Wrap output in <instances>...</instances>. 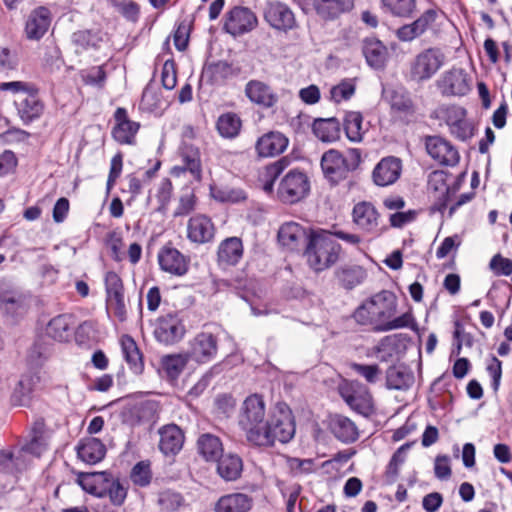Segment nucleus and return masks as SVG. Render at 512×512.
Returning <instances> with one entry per match:
<instances>
[{"instance_id":"32","label":"nucleus","mask_w":512,"mask_h":512,"mask_svg":"<svg viewBox=\"0 0 512 512\" xmlns=\"http://www.w3.org/2000/svg\"><path fill=\"white\" fill-rule=\"evenodd\" d=\"M38 89L28 91L27 95L18 103V114L25 124L40 118L44 111V104L38 97Z\"/></svg>"},{"instance_id":"38","label":"nucleus","mask_w":512,"mask_h":512,"mask_svg":"<svg viewBox=\"0 0 512 512\" xmlns=\"http://www.w3.org/2000/svg\"><path fill=\"white\" fill-rule=\"evenodd\" d=\"M217 462V473L225 481L237 480L243 470L241 457L234 453L223 454Z\"/></svg>"},{"instance_id":"53","label":"nucleus","mask_w":512,"mask_h":512,"mask_svg":"<svg viewBox=\"0 0 512 512\" xmlns=\"http://www.w3.org/2000/svg\"><path fill=\"white\" fill-rule=\"evenodd\" d=\"M163 99L160 93L151 87H146L141 98V108L149 112H156L163 106Z\"/></svg>"},{"instance_id":"33","label":"nucleus","mask_w":512,"mask_h":512,"mask_svg":"<svg viewBox=\"0 0 512 512\" xmlns=\"http://www.w3.org/2000/svg\"><path fill=\"white\" fill-rule=\"evenodd\" d=\"M120 345L129 368L133 373L141 374L144 370V361L136 341L130 335L125 334L120 338Z\"/></svg>"},{"instance_id":"52","label":"nucleus","mask_w":512,"mask_h":512,"mask_svg":"<svg viewBox=\"0 0 512 512\" xmlns=\"http://www.w3.org/2000/svg\"><path fill=\"white\" fill-rule=\"evenodd\" d=\"M409 448L410 444L405 443L402 446H400L392 455L386 470L387 477L390 478L392 481H394L398 477L400 467L406 460V452Z\"/></svg>"},{"instance_id":"24","label":"nucleus","mask_w":512,"mask_h":512,"mask_svg":"<svg viewBox=\"0 0 512 512\" xmlns=\"http://www.w3.org/2000/svg\"><path fill=\"white\" fill-rule=\"evenodd\" d=\"M254 506L251 495L233 492L222 495L214 504V512H249Z\"/></svg>"},{"instance_id":"28","label":"nucleus","mask_w":512,"mask_h":512,"mask_svg":"<svg viewBox=\"0 0 512 512\" xmlns=\"http://www.w3.org/2000/svg\"><path fill=\"white\" fill-rule=\"evenodd\" d=\"M243 243L239 237H228L221 241L217 251V261L221 267L235 266L243 257Z\"/></svg>"},{"instance_id":"49","label":"nucleus","mask_w":512,"mask_h":512,"mask_svg":"<svg viewBox=\"0 0 512 512\" xmlns=\"http://www.w3.org/2000/svg\"><path fill=\"white\" fill-rule=\"evenodd\" d=\"M365 277V271L359 266L342 268L337 272L340 284L348 290L361 284Z\"/></svg>"},{"instance_id":"22","label":"nucleus","mask_w":512,"mask_h":512,"mask_svg":"<svg viewBox=\"0 0 512 512\" xmlns=\"http://www.w3.org/2000/svg\"><path fill=\"white\" fill-rule=\"evenodd\" d=\"M159 450L165 456H175L178 454L184 444L185 436L183 431L176 424H167L158 430Z\"/></svg>"},{"instance_id":"7","label":"nucleus","mask_w":512,"mask_h":512,"mask_svg":"<svg viewBox=\"0 0 512 512\" xmlns=\"http://www.w3.org/2000/svg\"><path fill=\"white\" fill-rule=\"evenodd\" d=\"M309 190L308 176L300 170L293 169L281 179L277 196L283 203L293 204L303 199Z\"/></svg>"},{"instance_id":"30","label":"nucleus","mask_w":512,"mask_h":512,"mask_svg":"<svg viewBox=\"0 0 512 512\" xmlns=\"http://www.w3.org/2000/svg\"><path fill=\"white\" fill-rule=\"evenodd\" d=\"M28 308L26 297L15 290H0V311L11 316H22Z\"/></svg>"},{"instance_id":"40","label":"nucleus","mask_w":512,"mask_h":512,"mask_svg":"<svg viewBox=\"0 0 512 512\" xmlns=\"http://www.w3.org/2000/svg\"><path fill=\"white\" fill-rule=\"evenodd\" d=\"M363 54L369 66L383 68L388 57L387 48L375 38H367L363 43Z\"/></svg>"},{"instance_id":"39","label":"nucleus","mask_w":512,"mask_h":512,"mask_svg":"<svg viewBox=\"0 0 512 512\" xmlns=\"http://www.w3.org/2000/svg\"><path fill=\"white\" fill-rule=\"evenodd\" d=\"M73 316L60 314L52 318L46 326V335L56 341H67L71 336Z\"/></svg>"},{"instance_id":"47","label":"nucleus","mask_w":512,"mask_h":512,"mask_svg":"<svg viewBox=\"0 0 512 512\" xmlns=\"http://www.w3.org/2000/svg\"><path fill=\"white\" fill-rule=\"evenodd\" d=\"M102 40V34L99 30H79L72 35V42L76 46L77 52L96 49Z\"/></svg>"},{"instance_id":"57","label":"nucleus","mask_w":512,"mask_h":512,"mask_svg":"<svg viewBox=\"0 0 512 512\" xmlns=\"http://www.w3.org/2000/svg\"><path fill=\"white\" fill-rule=\"evenodd\" d=\"M117 11L128 21L137 22L140 16V6L133 0H121L115 3Z\"/></svg>"},{"instance_id":"10","label":"nucleus","mask_w":512,"mask_h":512,"mask_svg":"<svg viewBox=\"0 0 512 512\" xmlns=\"http://www.w3.org/2000/svg\"><path fill=\"white\" fill-rule=\"evenodd\" d=\"M185 331L182 312L172 311L158 318L154 335L160 343L170 345L180 341Z\"/></svg>"},{"instance_id":"23","label":"nucleus","mask_w":512,"mask_h":512,"mask_svg":"<svg viewBox=\"0 0 512 512\" xmlns=\"http://www.w3.org/2000/svg\"><path fill=\"white\" fill-rule=\"evenodd\" d=\"M310 236L309 230L296 222H286L278 231L279 243L290 250H297L300 246L307 245Z\"/></svg>"},{"instance_id":"55","label":"nucleus","mask_w":512,"mask_h":512,"mask_svg":"<svg viewBox=\"0 0 512 512\" xmlns=\"http://www.w3.org/2000/svg\"><path fill=\"white\" fill-rule=\"evenodd\" d=\"M355 93V84L351 80H343L330 90V99L335 103H340L350 99Z\"/></svg>"},{"instance_id":"29","label":"nucleus","mask_w":512,"mask_h":512,"mask_svg":"<svg viewBox=\"0 0 512 512\" xmlns=\"http://www.w3.org/2000/svg\"><path fill=\"white\" fill-rule=\"evenodd\" d=\"M329 427L332 434L343 443H353L359 437L357 426L346 416L339 414L331 416Z\"/></svg>"},{"instance_id":"44","label":"nucleus","mask_w":512,"mask_h":512,"mask_svg":"<svg viewBox=\"0 0 512 512\" xmlns=\"http://www.w3.org/2000/svg\"><path fill=\"white\" fill-rule=\"evenodd\" d=\"M242 120L234 112H226L221 114L216 122V129L221 137L233 139L237 137L241 131Z\"/></svg>"},{"instance_id":"48","label":"nucleus","mask_w":512,"mask_h":512,"mask_svg":"<svg viewBox=\"0 0 512 512\" xmlns=\"http://www.w3.org/2000/svg\"><path fill=\"white\" fill-rule=\"evenodd\" d=\"M382 4L395 17L412 18L416 11V0H382Z\"/></svg>"},{"instance_id":"11","label":"nucleus","mask_w":512,"mask_h":512,"mask_svg":"<svg viewBox=\"0 0 512 512\" xmlns=\"http://www.w3.org/2000/svg\"><path fill=\"white\" fill-rule=\"evenodd\" d=\"M443 64L444 55L440 50L435 48L426 49L419 53L411 63V79L415 81L428 80Z\"/></svg>"},{"instance_id":"8","label":"nucleus","mask_w":512,"mask_h":512,"mask_svg":"<svg viewBox=\"0 0 512 512\" xmlns=\"http://www.w3.org/2000/svg\"><path fill=\"white\" fill-rule=\"evenodd\" d=\"M352 220L360 231L372 237H378L386 230V227L381 225L380 213L368 201H361L354 205Z\"/></svg>"},{"instance_id":"59","label":"nucleus","mask_w":512,"mask_h":512,"mask_svg":"<svg viewBox=\"0 0 512 512\" xmlns=\"http://www.w3.org/2000/svg\"><path fill=\"white\" fill-rule=\"evenodd\" d=\"M351 368L370 384L376 383L381 375V369L377 364L353 363Z\"/></svg>"},{"instance_id":"56","label":"nucleus","mask_w":512,"mask_h":512,"mask_svg":"<svg viewBox=\"0 0 512 512\" xmlns=\"http://www.w3.org/2000/svg\"><path fill=\"white\" fill-rule=\"evenodd\" d=\"M106 297L125 295L121 277L114 271H108L104 277Z\"/></svg>"},{"instance_id":"27","label":"nucleus","mask_w":512,"mask_h":512,"mask_svg":"<svg viewBox=\"0 0 512 512\" xmlns=\"http://www.w3.org/2000/svg\"><path fill=\"white\" fill-rule=\"evenodd\" d=\"M51 23V14L46 7L34 9L28 16L25 33L30 40H39L48 31Z\"/></svg>"},{"instance_id":"19","label":"nucleus","mask_w":512,"mask_h":512,"mask_svg":"<svg viewBox=\"0 0 512 512\" xmlns=\"http://www.w3.org/2000/svg\"><path fill=\"white\" fill-rule=\"evenodd\" d=\"M402 160L396 156L382 158L372 171L373 182L380 187L394 184L402 173Z\"/></svg>"},{"instance_id":"60","label":"nucleus","mask_w":512,"mask_h":512,"mask_svg":"<svg viewBox=\"0 0 512 512\" xmlns=\"http://www.w3.org/2000/svg\"><path fill=\"white\" fill-rule=\"evenodd\" d=\"M158 503L163 510L174 511L183 503V497L177 492L170 490L160 493Z\"/></svg>"},{"instance_id":"64","label":"nucleus","mask_w":512,"mask_h":512,"mask_svg":"<svg viewBox=\"0 0 512 512\" xmlns=\"http://www.w3.org/2000/svg\"><path fill=\"white\" fill-rule=\"evenodd\" d=\"M438 11L435 9H428L424 11L415 21L414 26L417 28L420 35H423L436 21Z\"/></svg>"},{"instance_id":"50","label":"nucleus","mask_w":512,"mask_h":512,"mask_svg":"<svg viewBox=\"0 0 512 512\" xmlns=\"http://www.w3.org/2000/svg\"><path fill=\"white\" fill-rule=\"evenodd\" d=\"M106 312L109 318L119 322L127 320V306L125 295L105 297Z\"/></svg>"},{"instance_id":"58","label":"nucleus","mask_w":512,"mask_h":512,"mask_svg":"<svg viewBox=\"0 0 512 512\" xmlns=\"http://www.w3.org/2000/svg\"><path fill=\"white\" fill-rule=\"evenodd\" d=\"M156 405L153 402H144L131 409V415L135 418L133 425L148 421L154 417Z\"/></svg>"},{"instance_id":"20","label":"nucleus","mask_w":512,"mask_h":512,"mask_svg":"<svg viewBox=\"0 0 512 512\" xmlns=\"http://www.w3.org/2000/svg\"><path fill=\"white\" fill-rule=\"evenodd\" d=\"M116 124L112 130V136L119 144H135L136 134L140 124L128 118L125 108L119 107L114 113Z\"/></svg>"},{"instance_id":"41","label":"nucleus","mask_w":512,"mask_h":512,"mask_svg":"<svg viewBox=\"0 0 512 512\" xmlns=\"http://www.w3.org/2000/svg\"><path fill=\"white\" fill-rule=\"evenodd\" d=\"M197 447L200 455L206 461L216 462L223 455V444L219 437L205 433L197 440Z\"/></svg>"},{"instance_id":"42","label":"nucleus","mask_w":512,"mask_h":512,"mask_svg":"<svg viewBox=\"0 0 512 512\" xmlns=\"http://www.w3.org/2000/svg\"><path fill=\"white\" fill-rule=\"evenodd\" d=\"M241 69L234 67L232 64L226 61H218L210 64L205 74L209 77V81L212 84L220 85L225 83L228 79L236 77L240 74Z\"/></svg>"},{"instance_id":"3","label":"nucleus","mask_w":512,"mask_h":512,"mask_svg":"<svg viewBox=\"0 0 512 512\" xmlns=\"http://www.w3.org/2000/svg\"><path fill=\"white\" fill-rule=\"evenodd\" d=\"M86 492L103 498L108 496L114 506H122L127 497V488L107 472L80 473L77 479Z\"/></svg>"},{"instance_id":"2","label":"nucleus","mask_w":512,"mask_h":512,"mask_svg":"<svg viewBox=\"0 0 512 512\" xmlns=\"http://www.w3.org/2000/svg\"><path fill=\"white\" fill-rule=\"evenodd\" d=\"M397 298L394 293L382 290L364 301L353 313L355 321L375 332H388L402 328H416L411 312L395 317Z\"/></svg>"},{"instance_id":"26","label":"nucleus","mask_w":512,"mask_h":512,"mask_svg":"<svg viewBox=\"0 0 512 512\" xmlns=\"http://www.w3.org/2000/svg\"><path fill=\"white\" fill-rule=\"evenodd\" d=\"M215 227L211 219L198 214L191 217L187 225L188 239L194 243L203 244L213 239Z\"/></svg>"},{"instance_id":"6","label":"nucleus","mask_w":512,"mask_h":512,"mask_svg":"<svg viewBox=\"0 0 512 512\" xmlns=\"http://www.w3.org/2000/svg\"><path fill=\"white\" fill-rule=\"evenodd\" d=\"M440 123H445L452 135L460 140H466L474 135L475 127L466 118V110L455 104H443L435 108L431 113Z\"/></svg>"},{"instance_id":"35","label":"nucleus","mask_w":512,"mask_h":512,"mask_svg":"<svg viewBox=\"0 0 512 512\" xmlns=\"http://www.w3.org/2000/svg\"><path fill=\"white\" fill-rule=\"evenodd\" d=\"M312 5L322 18L334 19L350 11L354 6V0H312Z\"/></svg>"},{"instance_id":"9","label":"nucleus","mask_w":512,"mask_h":512,"mask_svg":"<svg viewBox=\"0 0 512 512\" xmlns=\"http://www.w3.org/2000/svg\"><path fill=\"white\" fill-rule=\"evenodd\" d=\"M443 96H465L472 88L471 75L462 68H452L441 74L436 82Z\"/></svg>"},{"instance_id":"46","label":"nucleus","mask_w":512,"mask_h":512,"mask_svg":"<svg viewBox=\"0 0 512 512\" xmlns=\"http://www.w3.org/2000/svg\"><path fill=\"white\" fill-rule=\"evenodd\" d=\"M289 164L287 158H281L274 163L267 165L259 175V180L262 183V189L266 193H272L274 182L279 177V175L284 171V169Z\"/></svg>"},{"instance_id":"17","label":"nucleus","mask_w":512,"mask_h":512,"mask_svg":"<svg viewBox=\"0 0 512 512\" xmlns=\"http://www.w3.org/2000/svg\"><path fill=\"white\" fill-rule=\"evenodd\" d=\"M157 259L160 269L173 276L182 277L189 270L190 259L171 245L163 246Z\"/></svg>"},{"instance_id":"61","label":"nucleus","mask_w":512,"mask_h":512,"mask_svg":"<svg viewBox=\"0 0 512 512\" xmlns=\"http://www.w3.org/2000/svg\"><path fill=\"white\" fill-rule=\"evenodd\" d=\"M489 267L496 276H509L512 274V260L503 257L501 254L493 256Z\"/></svg>"},{"instance_id":"25","label":"nucleus","mask_w":512,"mask_h":512,"mask_svg":"<svg viewBox=\"0 0 512 512\" xmlns=\"http://www.w3.org/2000/svg\"><path fill=\"white\" fill-rule=\"evenodd\" d=\"M217 339L211 333L202 332L191 342L190 356L198 363H206L217 354Z\"/></svg>"},{"instance_id":"45","label":"nucleus","mask_w":512,"mask_h":512,"mask_svg":"<svg viewBox=\"0 0 512 512\" xmlns=\"http://www.w3.org/2000/svg\"><path fill=\"white\" fill-rule=\"evenodd\" d=\"M40 377L36 373L24 374L19 380L13 393V400L17 405H26L31 393L39 383Z\"/></svg>"},{"instance_id":"62","label":"nucleus","mask_w":512,"mask_h":512,"mask_svg":"<svg viewBox=\"0 0 512 512\" xmlns=\"http://www.w3.org/2000/svg\"><path fill=\"white\" fill-rule=\"evenodd\" d=\"M163 370L171 379L177 378L184 368V362L180 356H166L162 360Z\"/></svg>"},{"instance_id":"63","label":"nucleus","mask_w":512,"mask_h":512,"mask_svg":"<svg viewBox=\"0 0 512 512\" xmlns=\"http://www.w3.org/2000/svg\"><path fill=\"white\" fill-rule=\"evenodd\" d=\"M123 168V155L121 152L115 154L110 163V171L106 183L107 191L109 192L115 185L117 179L120 177Z\"/></svg>"},{"instance_id":"18","label":"nucleus","mask_w":512,"mask_h":512,"mask_svg":"<svg viewBox=\"0 0 512 512\" xmlns=\"http://www.w3.org/2000/svg\"><path fill=\"white\" fill-rule=\"evenodd\" d=\"M244 94L252 104L264 109L274 107L279 100L274 89L258 79H251L245 84Z\"/></svg>"},{"instance_id":"21","label":"nucleus","mask_w":512,"mask_h":512,"mask_svg":"<svg viewBox=\"0 0 512 512\" xmlns=\"http://www.w3.org/2000/svg\"><path fill=\"white\" fill-rule=\"evenodd\" d=\"M181 164L174 166L172 173L180 176L182 173L189 172L193 179L199 181L202 176L201 159L199 149L193 145L184 143L180 148Z\"/></svg>"},{"instance_id":"14","label":"nucleus","mask_w":512,"mask_h":512,"mask_svg":"<svg viewBox=\"0 0 512 512\" xmlns=\"http://www.w3.org/2000/svg\"><path fill=\"white\" fill-rule=\"evenodd\" d=\"M448 175L444 171H432L428 176L427 192L433 199V210L443 212L451 202L455 190H451L448 183Z\"/></svg>"},{"instance_id":"31","label":"nucleus","mask_w":512,"mask_h":512,"mask_svg":"<svg viewBox=\"0 0 512 512\" xmlns=\"http://www.w3.org/2000/svg\"><path fill=\"white\" fill-rule=\"evenodd\" d=\"M288 145V139L279 132H269L260 137L256 150L261 157H273L281 154Z\"/></svg>"},{"instance_id":"34","label":"nucleus","mask_w":512,"mask_h":512,"mask_svg":"<svg viewBox=\"0 0 512 512\" xmlns=\"http://www.w3.org/2000/svg\"><path fill=\"white\" fill-rule=\"evenodd\" d=\"M313 134L322 142H335L340 139L341 124L335 117L315 119L312 125Z\"/></svg>"},{"instance_id":"5","label":"nucleus","mask_w":512,"mask_h":512,"mask_svg":"<svg viewBox=\"0 0 512 512\" xmlns=\"http://www.w3.org/2000/svg\"><path fill=\"white\" fill-rule=\"evenodd\" d=\"M349 157L336 149H329L321 157V169L324 177L333 185L344 180L350 171L355 170L361 162V152L357 148L348 150Z\"/></svg>"},{"instance_id":"15","label":"nucleus","mask_w":512,"mask_h":512,"mask_svg":"<svg viewBox=\"0 0 512 512\" xmlns=\"http://www.w3.org/2000/svg\"><path fill=\"white\" fill-rule=\"evenodd\" d=\"M264 20L278 31L287 32L296 27V19L290 7L279 1H269L263 9Z\"/></svg>"},{"instance_id":"51","label":"nucleus","mask_w":512,"mask_h":512,"mask_svg":"<svg viewBox=\"0 0 512 512\" xmlns=\"http://www.w3.org/2000/svg\"><path fill=\"white\" fill-rule=\"evenodd\" d=\"M212 195L215 200L227 203H240L246 200L247 195L244 190L240 188L224 187L214 189Z\"/></svg>"},{"instance_id":"13","label":"nucleus","mask_w":512,"mask_h":512,"mask_svg":"<svg viewBox=\"0 0 512 512\" xmlns=\"http://www.w3.org/2000/svg\"><path fill=\"white\" fill-rule=\"evenodd\" d=\"M258 19L248 7L235 6L225 14L224 30L232 36H240L255 29Z\"/></svg>"},{"instance_id":"54","label":"nucleus","mask_w":512,"mask_h":512,"mask_svg":"<svg viewBox=\"0 0 512 512\" xmlns=\"http://www.w3.org/2000/svg\"><path fill=\"white\" fill-rule=\"evenodd\" d=\"M130 477L135 485L140 487L148 486L152 479L150 463L145 461L138 462L132 468Z\"/></svg>"},{"instance_id":"16","label":"nucleus","mask_w":512,"mask_h":512,"mask_svg":"<svg viewBox=\"0 0 512 512\" xmlns=\"http://www.w3.org/2000/svg\"><path fill=\"white\" fill-rule=\"evenodd\" d=\"M425 147L429 156L440 165L455 166L459 162L458 149L443 137H426Z\"/></svg>"},{"instance_id":"36","label":"nucleus","mask_w":512,"mask_h":512,"mask_svg":"<svg viewBox=\"0 0 512 512\" xmlns=\"http://www.w3.org/2000/svg\"><path fill=\"white\" fill-rule=\"evenodd\" d=\"M413 383L414 374L404 365L391 366L386 371V386L388 389L407 390Z\"/></svg>"},{"instance_id":"1","label":"nucleus","mask_w":512,"mask_h":512,"mask_svg":"<svg viewBox=\"0 0 512 512\" xmlns=\"http://www.w3.org/2000/svg\"><path fill=\"white\" fill-rule=\"evenodd\" d=\"M237 423L246 442L255 448H271L278 441L288 443L295 435V421L289 406L277 403L267 411L264 397L254 393L240 405Z\"/></svg>"},{"instance_id":"4","label":"nucleus","mask_w":512,"mask_h":512,"mask_svg":"<svg viewBox=\"0 0 512 512\" xmlns=\"http://www.w3.org/2000/svg\"><path fill=\"white\" fill-rule=\"evenodd\" d=\"M340 249V245L331 234L313 233L306 245L305 255L309 266L320 272L336 263Z\"/></svg>"},{"instance_id":"43","label":"nucleus","mask_w":512,"mask_h":512,"mask_svg":"<svg viewBox=\"0 0 512 512\" xmlns=\"http://www.w3.org/2000/svg\"><path fill=\"white\" fill-rule=\"evenodd\" d=\"M343 129L349 141L361 142L365 134L362 114L356 111L346 112L343 119Z\"/></svg>"},{"instance_id":"12","label":"nucleus","mask_w":512,"mask_h":512,"mask_svg":"<svg viewBox=\"0 0 512 512\" xmlns=\"http://www.w3.org/2000/svg\"><path fill=\"white\" fill-rule=\"evenodd\" d=\"M340 392L344 401L355 412L363 416H369L374 412L372 395L362 383L351 381Z\"/></svg>"},{"instance_id":"37","label":"nucleus","mask_w":512,"mask_h":512,"mask_svg":"<svg viewBox=\"0 0 512 512\" xmlns=\"http://www.w3.org/2000/svg\"><path fill=\"white\" fill-rule=\"evenodd\" d=\"M106 454V447L97 438L84 439L77 446V455L85 463L93 465L100 462Z\"/></svg>"}]
</instances>
